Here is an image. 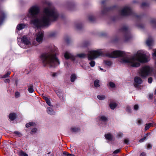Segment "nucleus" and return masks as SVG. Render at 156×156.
<instances>
[{"label":"nucleus","instance_id":"obj_3","mask_svg":"<svg viewBox=\"0 0 156 156\" xmlns=\"http://www.w3.org/2000/svg\"><path fill=\"white\" fill-rule=\"evenodd\" d=\"M40 58L44 66L48 65L51 67H55L60 64V62L56 57L53 50L42 54Z\"/></svg>","mask_w":156,"mask_h":156},{"label":"nucleus","instance_id":"obj_6","mask_svg":"<svg viewBox=\"0 0 156 156\" xmlns=\"http://www.w3.org/2000/svg\"><path fill=\"white\" fill-rule=\"evenodd\" d=\"M40 12V9L38 7L36 6H34L30 8L29 10L28 16L30 17L36 18L37 15Z\"/></svg>","mask_w":156,"mask_h":156},{"label":"nucleus","instance_id":"obj_36","mask_svg":"<svg viewBox=\"0 0 156 156\" xmlns=\"http://www.w3.org/2000/svg\"><path fill=\"white\" fill-rule=\"evenodd\" d=\"M14 133L18 135L20 137L22 136V134L20 132L17 131H16L14 132Z\"/></svg>","mask_w":156,"mask_h":156},{"label":"nucleus","instance_id":"obj_21","mask_svg":"<svg viewBox=\"0 0 156 156\" xmlns=\"http://www.w3.org/2000/svg\"><path fill=\"white\" fill-rule=\"evenodd\" d=\"M117 106V104L115 103H112L109 105V106L112 109H114Z\"/></svg>","mask_w":156,"mask_h":156},{"label":"nucleus","instance_id":"obj_35","mask_svg":"<svg viewBox=\"0 0 156 156\" xmlns=\"http://www.w3.org/2000/svg\"><path fill=\"white\" fill-rule=\"evenodd\" d=\"M105 64L108 66H110L112 64L111 62L109 61H105Z\"/></svg>","mask_w":156,"mask_h":156},{"label":"nucleus","instance_id":"obj_20","mask_svg":"<svg viewBox=\"0 0 156 156\" xmlns=\"http://www.w3.org/2000/svg\"><path fill=\"white\" fill-rule=\"evenodd\" d=\"M16 118V114L15 113H10L9 115V118L12 121Z\"/></svg>","mask_w":156,"mask_h":156},{"label":"nucleus","instance_id":"obj_47","mask_svg":"<svg viewBox=\"0 0 156 156\" xmlns=\"http://www.w3.org/2000/svg\"><path fill=\"white\" fill-rule=\"evenodd\" d=\"M127 111L128 112H130L131 111V110L129 107H127Z\"/></svg>","mask_w":156,"mask_h":156},{"label":"nucleus","instance_id":"obj_64","mask_svg":"<svg viewBox=\"0 0 156 156\" xmlns=\"http://www.w3.org/2000/svg\"><path fill=\"white\" fill-rule=\"evenodd\" d=\"M100 69H101V70H103V69H101V68H100Z\"/></svg>","mask_w":156,"mask_h":156},{"label":"nucleus","instance_id":"obj_43","mask_svg":"<svg viewBox=\"0 0 156 156\" xmlns=\"http://www.w3.org/2000/svg\"><path fill=\"white\" fill-rule=\"evenodd\" d=\"M15 97L16 98H18L20 96V93L19 92H17L15 93Z\"/></svg>","mask_w":156,"mask_h":156},{"label":"nucleus","instance_id":"obj_28","mask_svg":"<svg viewBox=\"0 0 156 156\" xmlns=\"http://www.w3.org/2000/svg\"><path fill=\"white\" fill-rule=\"evenodd\" d=\"M88 19L90 21H93L95 20V17L93 15L89 16Z\"/></svg>","mask_w":156,"mask_h":156},{"label":"nucleus","instance_id":"obj_10","mask_svg":"<svg viewBox=\"0 0 156 156\" xmlns=\"http://www.w3.org/2000/svg\"><path fill=\"white\" fill-rule=\"evenodd\" d=\"M134 82L135 83L134 84L135 87L138 88L139 85L142 83V81L140 78L136 76L134 78Z\"/></svg>","mask_w":156,"mask_h":156},{"label":"nucleus","instance_id":"obj_14","mask_svg":"<svg viewBox=\"0 0 156 156\" xmlns=\"http://www.w3.org/2000/svg\"><path fill=\"white\" fill-rule=\"evenodd\" d=\"M153 42V41L151 37H149L146 42L147 44L149 47L151 46L152 45Z\"/></svg>","mask_w":156,"mask_h":156},{"label":"nucleus","instance_id":"obj_29","mask_svg":"<svg viewBox=\"0 0 156 156\" xmlns=\"http://www.w3.org/2000/svg\"><path fill=\"white\" fill-rule=\"evenodd\" d=\"M97 98L100 100H103L104 99L105 97L104 95H98L97 96Z\"/></svg>","mask_w":156,"mask_h":156},{"label":"nucleus","instance_id":"obj_24","mask_svg":"<svg viewBox=\"0 0 156 156\" xmlns=\"http://www.w3.org/2000/svg\"><path fill=\"white\" fill-rule=\"evenodd\" d=\"M18 155L19 156H28L27 154L25 153L23 151H21L19 153Z\"/></svg>","mask_w":156,"mask_h":156},{"label":"nucleus","instance_id":"obj_27","mask_svg":"<svg viewBox=\"0 0 156 156\" xmlns=\"http://www.w3.org/2000/svg\"><path fill=\"white\" fill-rule=\"evenodd\" d=\"M100 120L104 122L107 121L108 120L107 118L106 117L104 116H101L100 117Z\"/></svg>","mask_w":156,"mask_h":156},{"label":"nucleus","instance_id":"obj_46","mask_svg":"<svg viewBox=\"0 0 156 156\" xmlns=\"http://www.w3.org/2000/svg\"><path fill=\"white\" fill-rule=\"evenodd\" d=\"M37 129L36 128H34L33 129L31 130V132L32 133H36L37 131Z\"/></svg>","mask_w":156,"mask_h":156},{"label":"nucleus","instance_id":"obj_44","mask_svg":"<svg viewBox=\"0 0 156 156\" xmlns=\"http://www.w3.org/2000/svg\"><path fill=\"white\" fill-rule=\"evenodd\" d=\"M147 5V4L146 3L144 2L142 3L141 5V7H143Z\"/></svg>","mask_w":156,"mask_h":156},{"label":"nucleus","instance_id":"obj_45","mask_svg":"<svg viewBox=\"0 0 156 156\" xmlns=\"http://www.w3.org/2000/svg\"><path fill=\"white\" fill-rule=\"evenodd\" d=\"M108 8H105L103 9V11H102V13H105L106 11H108Z\"/></svg>","mask_w":156,"mask_h":156},{"label":"nucleus","instance_id":"obj_11","mask_svg":"<svg viewBox=\"0 0 156 156\" xmlns=\"http://www.w3.org/2000/svg\"><path fill=\"white\" fill-rule=\"evenodd\" d=\"M21 42L22 44L23 43L24 44L28 46H30L31 45L30 41L25 36L22 37L21 38Z\"/></svg>","mask_w":156,"mask_h":156},{"label":"nucleus","instance_id":"obj_13","mask_svg":"<svg viewBox=\"0 0 156 156\" xmlns=\"http://www.w3.org/2000/svg\"><path fill=\"white\" fill-rule=\"evenodd\" d=\"M64 57L65 58L67 59L71 58L72 60H74V57H73L69 53L67 52L65 53L64 55Z\"/></svg>","mask_w":156,"mask_h":156},{"label":"nucleus","instance_id":"obj_17","mask_svg":"<svg viewBox=\"0 0 156 156\" xmlns=\"http://www.w3.org/2000/svg\"><path fill=\"white\" fill-rule=\"evenodd\" d=\"M28 90L29 92L31 93H32L34 91L33 85L32 84H30L28 86Z\"/></svg>","mask_w":156,"mask_h":156},{"label":"nucleus","instance_id":"obj_41","mask_svg":"<svg viewBox=\"0 0 156 156\" xmlns=\"http://www.w3.org/2000/svg\"><path fill=\"white\" fill-rule=\"evenodd\" d=\"M124 141L125 144H129V140L128 139H125L124 140Z\"/></svg>","mask_w":156,"mask_h":156},{"label":"nucleus","instance_id":"obj_33","mask_svg":"<svg viewBox=\"0 0 156 156\" xmlns=\"http://www.w3.org/2000/svg\"><path fill=\"white\" fill-rule=\"evenodd\" d=\"M89 64L91 67H94L95 65V62L94 61H91Z\"/></svg>","mask_w":156,"mask_h":156},{"label":"nucleus","instance_id":"obj_25","mask_svg":"<svg viewBox=\"0 0 156 156\" xmlns=\"http://www.w3.org/2000/svg\"><path fill=\"white\" fill-rule=\"evenodd\" d=\"M11 72L10 71H8L7 72V73L5 74V75L2 76L1 77V78H6L8 76H9V75L10 74Z\"/></svg>","mask_w":156,"mask_h":156},{"label":"nucleus","instance_id":"obj_62","mask_svg":"<svg viewBox=\"0 0 156 156\" xmlns=\"http://www.w3.org/2000/svg\"><path fill=\"white\" fill-rule=\"evenodd\" d=\"M105 2V0H103L102 1L101 3L102 4H104Z\"/></svg>","mask_w":156,"mask_h":156},{"label":"nucleus","instance_id":"obj_26","mask_svg":"<svg viewBox=\"0 0 156 156\" xmlns=\"http://www.w3.org/2000/svg\"><path fill=\"white\" fill-rule=\"evenodd\" d=\"M77 56L80 58H84L86 57V55L84 53H81L77 54Z\"/></svg>","mask_w":156,"mask_h":156},{"label":"nucleus","instance_id":"obj_37","mask_svg":"<svg viewBox=\"0 0 156 156\" xmlns=\"http://www.w3.org/2000/svg\"><path fill=\"white\" fill-rule=\"evenodd\" d=\"M120 151V149H118L115 150L113 152V154H116L119 152Z\"/></svg>","mask_w":156,"mask_h":156},{"label":"nucleus","instance_id":"obj_1","mask_svg":"<svg viewBox=\"0 0 156 156\" xmlns=\"http://www.w3.org/2000/svg\"><path fill=\"white\" fill-rule=\"evenodd\" d=\"M105 55L111 58L120 57L121 58V62L130 65L134 67L140 66V63L137 62H145L148 61L146 55L140 51H138L136 55L131 58L128 57L125 52L119 51H115L111 52H107Z\"/></svg>","mask_w":156,"mask_h":156},{"label":"nucleus","instance_id":"obj_32","mask_svg":"<svg viewBox=\"0 0 156 156\" xmlns=\"http://www.w3.org/2000/svg\"><path fill=\"white\" fill-rule=\"evenodd\" d=\"M75 27L77 29H80L82 28V26L80 24H78L76 25Z\"/></svg>","mask_w":156,"mask_h":156},{"label":"nucleus","instance_id":"obj_55","mask_svg":"<svg viewBox=\"0 0 156 156\" xmlns=\"http://www.w3.org/2000/svg\"><path fill=\"white\" fill-rule=\"evenodd\" d=\"M30 126H33L35 124V123L33 122H31L29 123Z\"/></svg>","mask_w":156,"mask_h":156},{"label":"nucleus","instance_id":"obj_9","mask_svg":"<svg viewBox=\"0 0 156 156\" xmlns=\"http://www.w3.org/2000/svg\"><path fill=\"white\" fill-rule=\"evenodd\" d=\"M44 32L42 31H39L37 34L36 40L39 43L42 42L43 38V37Z\"/></svg>","mask_w":156,"mask_h":156},{"label":"nucleus","instance_id":"obj_57","mask_svg":"<svg viewBox=\"0 0 156 156\" xmlns=\"http://www.w3.org/2000/svg\"><path fill=\"white\" fill-rule=\"evenodd\" d=\"M141 120L139 119L138 121V123L139 125H140L141 123Z\"/></svg>","mask_w":156,"mask_h":156},{"label":"nucleus","instance_id":"obj_50","mask_svg":"<svg viewBox=\"0 0 156 156\" xmlns=\"http://www.w3.org/2000/svg\"><path fill=\"white\" fill-rule=\"evenodd\" d=\"M43 98L44 100H45L46 101H48V100L49 99L47 97H45V96H43Z\"/></svg>","mask_w":156,"mask_h":156},{"label":"nucleus","instance_id":"obj_60","mask_svg":"<svg viewBox=\"0 0 156 156\" xmlns=\"http://www.w3.org/2000/svg\"><path fill=\"white\" fill-rule=\"evenodd\" d=\"M66 41L67 43H69V40L68 39H67L66 40Z\"/></svg>","mask_w":156,"mask_h":156},{"label":"nucleus","instance_id":"obj_4","mask_svg":"<svg viewBox=\"0 0 156 156\" xmlns=\"http://www.w3.org/2000/svg\"><path fill=\"white\" fill-rule=\"evenodd\" d=\"M103 52L101 51H90L88 52L87 54L88 59L89 60H91L95 59L98 57L102 55Z\"/></svg>","mask_w":156,"mask_h":156},{"label":"nucleus","instance_id":"obj_53","mask_svg":"<svg viewBox=\"0 0 156 156\" xmlns=\"http://www.w3.org/2000/svg\"><path fill=\"white\" fill-rule=\"evenodd\" d=\"M123 135V134L122 133H119L118 134V135L119 136V137H121Z\"/></svg>","mask_w":156,"mask_h":156},{"label":"nucleus","instance_id":"obj_12","mask_svg":"<svg viewBox=\"0 0 156 156\" xmlns=\"http://www.w3.org/2000/svg\"><path fill=\"white\" fill-rule=\"evenodd\" d=\"M5 18V14L3 12L0 13V25L2 24Z\"/></svg>","mask_w":156,"mask_h":156},{"label":"nucleus","instance_id":"obj_49","mask_svg":"<svg viewBox=\"0 0 156 156\" xmlns=\"http://www.w3.org/2000/svg\"><path fill=\"white\" fill-rule=\"evenodd\" d=\"M153 94H150L149 95V98H150L151 99L152 98H153Z\"/></svg>","mask_w":156,"mask_h":156},{"label":"nucleus","instance_id":"obj_40","mask_svg":"<svg viewBox=\"0 0 156 156\" xmlns=\"http://www.w3.org/2000/svg\"><path fill=\"white\" fill-rule=\"evenodd\" d=\"M148 81L149 83H151L152 81V78L151 77L149 78H148Z\"/></svg>","mask_w":156,"mask_h":156},{"label":"nucleus","instance_id":"obj_38","mask_svg":"<svg viewBox=\"0 0 156 156\" xmlns=\"http://www.w3.org/2000/svg\"><path fill=\"white\" fill-rule=\"evenodd\" d=\"M146 138V136H144L143 138L140 139L139 140V142L141 143L143 142Z\"/></svg>","mask_w":156,"mask_h":156},{"label":"nucleus","instance_id":"obj_7","mask_svg":"<svg viewBox=\"0 0 156 156\" xmlns=\"http://www.w3.org/2000/svg\"><path fill=\"white\" fill-rule=\"evenodd\" d=\"M121 14L123 16H127L131 15L133 13L132 10L128 6L124 7L121 10Z\"/></svg>","mask_w":156,"mask_h":156},{"label":"nucleus","instance_id":"obj_2","mask_svg":"<svg viewBox=\"0 0 156 156\" xmlns=\"http://www.w3.org/2000/svg\"><path fill=\"white\" fill-rule=\"evenodd\" d=\"M59 16L58 13L55 8L52 6L44 8L40 19L37 18L31 20V23L37 27L48 26L52 22L56 21Z\"/></svg>","mask_w":156,"mask_h":156},{"label":"nucleus","instance_id":"obj_59","mask_svg":"<svg viewBox=\"0 0 156 156\" xmlns=\"http://www.w3.org/2000/svg\"><path fill=\"white\" fill-rule=\"evenodd\" d=\"M67 156H74V155L71 154H68L67 155Z\"/></svg>","mask_w":156,"mask_h":156},{"label":"nucleus","instance_id":"obj_63","mask_svg":"<svg viewBox=\"0 0 156 156\" xmlns=\"http://www.w3.org/2000/svg\"><path fill=\"white\" fill-rule=\"evenodd\" d=\"M154 94H156V89L155 90Z\"/></svg>","mask_w":156,"mask_h":156},{"label":"nucleus","instance_id":"obj_48","mask_svg":"<svg viewBox=\"0 0 156 156\" xmlns=\"http://www.w3.org/2000/svg\"><path fill=\"white\" fill-rule=\"evenodd\" d=\"M140 156H146V154L144 152H142L140 154Z\"/></svg>","mask_w":156,"mask_h":156},{"label":"nucleus","instance_id":"obj_34","mask_svg":"<svg viewBox=\"0 0 156 156\" xmlns=\"http://www.w3.org/2000/svg\"><path fill=\"white\" fill-rule=\"evenodd\" d=\"M109 85L110 87L112 88H114L115 87V84L111 82H109Z\"/></svg>","mask_w":156,"mask_h":156},{"label":"nucleus","instance_id":"obj_22","mask_svg":"<svg viewBox=\"0 0 156 156\" xmlns=\"http://www.w3.org/2000/svg\"><path fill=\"white\" fill-rule=\"evenodd\" d=\"M99 80H95L94 82V86L96 87H100V85L99 84Z\"/></svg>","mask_w":156,"mask_h":156},{"label":"nucleus","instance_id":"obj_16","mask_svg":"<svg viewBox=\"0 0 156 156\" xmlns=\"http://www.w3.org/2000/svg\"><path fill=\"white\" fill-rule=\"evenodd\" d=\"M47 111L48 113L51 115H53L55 114V112L53 109L51 107L48 108Z\"/></svg>","mask_w":156,"mask_h":156},{"label":"nucleus","instance_id":"obj_18","mask_svg":"<svg viewBox=\"0 0 156 156\" xmlns=\"http://www.w3.org/2000/svg\"><path fill=\"white\" fill-rule=\"evenodd\" d=\"M105 136L106 139L109 140H111L112 139V136L110 133H108L105 134Z\"/></svg>","mask_w":156,"mask_h":156},{"label":"nucleus","instance_id":"obj_23","mask_svg":"<svg viewBox=\"0 0 156 156\" xmlns=\"http://www.w3.org/2000/svg\"><path fill=\"white\" fill-rule=\"evenodd\" d=\"M77 78V77L75 74H73L70 76V80L72 82L74 81L75 79Z\"/></svg>","mask_w":156,"mask_h":156},{"label":"nucleus","instance_id":"obj_5","mask_svg":"<svg viewBox=\"0 0 156 156\" xmlns=\"http://www.w3.org/2000/svg\"><path fill=\"white\" fill-rule=\"evenodd\" d=\"M151 70L150 67L145 66L140 69L139 74L142 77H145L151 72Z\"/></svg>","mask_w":156,"mask_h":156},{"label":"nucleus","instance_id":"obj_42","mask_svg":"<svg viewBox=\"0 0 156 156\" xmlns=\"http://www.w3.org/2000/svg\"><path fill=\"white\" fill-rule=\"evenodd\" d=\"M47 104L49 106H51V103L49 99L46 101Z\"/></svg>","mask_w":156,"mask_h":156},{"label":"nucleus","instance_id":"obj_15","mask_svg":"<svg viewBox=\"0 0 156 156\" xmlns=\"http://www.w3.org/2000/svg\"><path fill=\"white\" fill-rule=\"evenodd\" d=\"M25 24H19L16 27V28L19 30H22V29L25 28L26 27H27Z\"/></svg>","mask_w":156,"mask_h":156},{"label":"nucleus","instance_id":"obj_54","mask_svg":"<svg viewBox=\"0 0 156 156\" xmlns=\"http://www.w3.org/2000/svg\"><path fill=\"white\" fill-rule=\"evenodd\" d=\"M57 95L59 97H60L61 96V93L59 92H58L56 93Z\"/></svg>","mask_w":156,"mask_h":156},{"label":"nucleus","instance_id":"obj_51","mask_svg":"<svg viewBox=\"0 0 156 156\" xmlns=\"http://www.w3.org/2000/svg\"><path fill=\"white\" fill-rule=\"evenodd\" d=\"M151 145L150 144H148L147 145V148L148 149H150L151 148Z\"/></svg>","mask_w":156,"mask_h":156},{"label":"nucleus","instance_id":"obj_30","mask_svg":"<svg viewBox=\"0 0 156 156\" xmlns=\"http://www.w3.org/2000/svg\"><path fill=\"white\" fill-rule=\"evenodd\" d=\"M150 23L152 25H156V20L155 19H152L150 21Z\"/></svg>","mask_w":156,"mask_h":156},{"label":"nucleus","instance_id":"obj_58","mask_svg":"<svg viewBox=\"0 0 156 156\" xmlns=\"http://www.w3.org/2000/svg\"><path fill=\"white\" fill-rule=\"evenodd\" d=\"M153 55L156 57V50L154 51V52L153 54Z\"/></svg>","mask_w":156,"mask_h":156},{"label":"nucleus","instance_id":"obj_56","mask_svg":"<svg viewBox=\"0 0 156 156\" xmlns=\"http://www.w3.org/2000/svg\"><path fill=\"white\" fill-rule=\"evenodd\" d=\"M26 127H27V128H28V127H29L30 126V124L29 123H27V124H26Z\"/></svg>","mask_w":156,"mask_h":156},{"label":"nucleus","instance_id":"obj_8","mask_svg":"<svg viewBox=\"0 0 156 156\" xmlns=\"http://www.w3.org/2000/svg\"><path fill=\"white\" fill-rule=\"evenodd\" d=\"M121 31L126 33L125 36L126 41L128 40V39L130 38V36L128 31V27L126 26H123L121 28Z\"/></svg>","mask_w":156,"mask_h":156},{"label":"nucleus","instance_id":"obj_39","mask_svg":"<svg viewBox=\"0 0 156 156\" xmlns=\"http://www.w3.org/2000/svg\"><path fill=\"white\" fill-rule=\"evenodd\" d=\"M139 108V106L138 105H135L134 106V109L135 110H137Z\"/></svg>","mask_w":156,"mask_h":156},{"label":"nucleus","instance_id":"obj_61","mask_svg":"<svg viewBox=\"0 0 156 156\" xmlns=\"http://www.w3.org/2000/svg\"><path fill=\"white\" fill-rule=\"evenodd\" d=\"M56 74L55 73H54L52 74V76L53 77H55L56 76Z\"/></svg>","mask_w":156,"mask_h":156},{"label":"nucleus","instance_id":"obj_19","mask_svg":"<svg viewBox=\"0 0 156 156\" xmlns=\"http://www.w3.org/2000/svg\"><path fill=\"white\" fill-rule=\"evenodd\" d=\"M154 122L150 123H146L145 124V130L146 131L149 128L153 125Z\"/></svg>","mask_w":156,"mask_h":156},{"label":"nucleus","instance_id":"obj_52","mask_svg":"<svg viewBox=\"0 0 156 156\" xmlns=\"http://www.w3.org/2000/svg\"><path fill=\"white\" fill-rule=\"evenodd\" d=\"M10 80L9 79H6L5 80V83H9L10 82Z\"/></svg>","mask_w":156,"mask_h":156},{"label":"nucleus","instance_id":"obj_31","mask_svg":"<svg viewBox=\"0 0 156 156\" xmlns=\"http://www.w3.org/2000/svg\"><path fill=\"white\" fill-rule=\"evenodd\" d=\"M71 129L72 132H76L79 130L78 128L75 127H72Z\"/></svg>","mask_w":156,"mask_h":156}]
</instances>
